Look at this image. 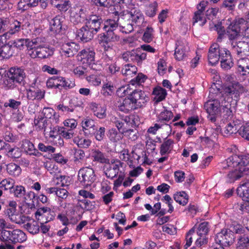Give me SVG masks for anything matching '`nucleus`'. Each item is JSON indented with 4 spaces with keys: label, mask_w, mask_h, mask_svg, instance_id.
<instances>
[{
    "label": "nucleus",
    "mask_w": 249,
    "mask_h": 249,
    "mask_svg": "<svg viewBox=\"0 0 249 249\" xmlns=\"http://www.w3.org/2000/svg\"><path fill=\"white\" fill-rule=\"evenodd\" d=\"M245 91V88L239 82L232 83L224 88V98L222 101L232 104L234 107L240 99V94Z\"/></svg>",
    "instance_id": "nucleus-1"
},
{
    "label": "nucleus",
    "mask_w": 249,
    "mask_h": 249,
    "mask_svg": "<svg viewBox=\"0 0 249 249\" xmlns=\"http://www.w3.org/2000/svg\"><path fill=\"white\" fill-rule=\"evenodd\" d=\"M245 20L243 18H239L231 23L226 29V35L227 36L230 45L235 43L239 37L241 36V30L242 26L245 24Z\"/></svg>",
    "instance_id": "nucleus-2"
},
{
    "label": "nucleus",
    "mask_w": 249,
    "mask_h": 249,
    "mask_svg": "<svg viewBox=\"0 0 249 249\" xmlns=\"http://www.w3.org/2000/svg\"><path fill=\"white\" fill-rule=\"evenodd\" d=\"M228 162L241 170L245 175L249 172V155H233L229 158Z\"/></svg>",
    "instance_id": "nucleus-3"
},
{
    "label": "nucleus",
    "mask_w": 249,
    "mask_h": 249,
    "mask_svg": "<svg viewBox=\"0 0 249 249\" xmlns=\"http://www.w3.org/2000/svg\"><path fill=\"white\" fill-rule=\"evenodd\" d=\"M231 47L238 57L249 56V38L248 37H243L241 40L232 43Z\"/></svg>",
    "instance_id": "nucleus-4"
},
{
    "label": "nucleus",
    "mask_w": 249,
    "mask_h": 249,
    "mask_svg": "<svg viewBox=\"0 0 249 249\" xmlns=\"http://www.w3.org/2000/svg\"><path fill=\"white\" fill-rule=\"evenodd\" d=\"M235 237L232 231L228 229L222 230L216 234L214 240L224 247H229L234 242Z\"/></svg>",
    "instance_id": "nucleus-5"
},
{
    "label": "nucleus",
    "mask_w": 249,
    "mask_h": 249,
    "mask_svg": "<svg viewBox=\"0 0 249 249\" xmlns=\"http://www.w3.org/2000/svg\"><path fill=\"white\" fill-rule=\"evenodd\" d=\"M78 177L81 183L86 187L91 185L95 180L94 170L89 167L81 169L78 172Z\"/></svg>",
    "instance_id": "nucleus-6"
},
{
    "label": "nucleus",
    "mask_w": 249,
    "mask_h": 249,
    "mask_svg": "<svg viewBox=\"0 0 249 249\" xmlns=\"http://www.w3.org/2000/svg\"><path fill=\"white\" fill-rule=\"evenodd\" d=\"M129 96L138 108L144 106L149 100V97L147 96L145 92L139 89L134 90L129 94Z\"/></svg>",
    "instance_id": "nucleus-7"
},
{
    "label": "nucleus",
    "mask_w": 249,
    "mask_h": 249,
    "mask_svg": "<svg viewBox=\"0 0 249 249\" xmlns=\"http://www.w3.org/2000/svg\"><path fill=\"white\" fill-rule=\"evenodd\" d=\"M70 19L74 25L84 22L87 19L86 11L82 8H73L71 10Z\"/></svg>",
    "instance_id": "nucleus-8"
},
{
    "label": "nucleus",
    "mask_w": 249,
    "mask_h": 249,
    "mask_svg": "<svg viewBox=\"0 0 249 249\" xmlns=\"http://www.w3.org/2000/svg\"><path fill=\"white\" fill-rule=\"evenodd\" d=\"M221 51V48L217 43H214L211 45L208 53V60L209 64L214 65L218 63L220 59Z\"/></svg>",
    "instance_id": "nucleus-9"
},
{
    "label": "nucleus",
    "mask_w": 249,
    "mask_h": 249,
    "mask_svg": "<svg viewBox=\"0 0 249 249\" xmlns=\"http://www.w3.org/2000/svg\"><path fill=\"white\" fill-rule=\"evenodd\" d=\"M85 25L96 34L100 30L103 19L101 16L97 15H90L86 20Z\"/></svg>",
    "instance_id": "nucleus-10"
},
{
    "label": "nucleus",
    "mask_w": 249,
    "mask_h": 249,
    "mask_svg": "<svg viewBox=\"0 0 249 249\" xmlns=\"http://www.w3.org/2000/svg\"><path fill=\"white\" fill-rule=\"evenodd\" d=\"M77 59L81 64L89 65L94 61L95 53L89 49L83 50L77 54Z\"/></svg>",
    "instance_id": "nucleus-11"
},
{
    "label": "nucleus",
    "mask_w": 249,
    "mask_h": 249,
    "mask_svg": "<svg viewBox=\"0 0 249 249\" xmlns=\"http://www.w3.org/2000/svg\"><path fill=\"white\" fill-rule=\"evenodd\" d=\"M29 26L30 23L29 22L24 23L23 20L19 21L18 20L14 19L9 23V26H8L7 29V32L5 33V35H15L18 34L21 30H23L24 27L26 25Z\"/></svg>",
    "instance_id": "nucleus-12"
},
{
    "label": "nucleus",
    "mask_w": 249,
    "mask_h": 249,
    "mask_svg": "<svg viewBox=\"0 0 249 249\" xmlns=\"http://www.w3.org/2000/svg\"><path fill=\"white\" fill-rule=\"evenodd\" d=\"M95 34H96L85 25L77 31V36L84 42L91 40Z\"/></svg>",
    "instance_id": "nucleus-13"
},
{
    "label": "nucleus",
    "mask_w": 249,
    "mask_h": 249,
    "mask_svg": "<svg viewBox=\"0 0 249 249\" xmlns=\"http://www.w3.org/2000/svg\"><path fill=\"white\" fill-rule=\"evenodd\" d=\"M119 25L122 28V32L128 34L133 31L134 24L130 22L129 17L127 15H121L119 19Z\"/></svg>",
    "instance_id": "nucleus-14"
},
{
    "label": "nucleus",
    "mask_w": 249,
    "mask_h": 249,
    "mask_svg": "<svg viewBox=\"0 0 249 249\" xmlns=\"http://www.w3.org/2000/svg\"><path fill=\"white\" fill-rule=\"evenodd\" d=\"M10 76L13 79H14L18 83H20L23 81L25 77V73L24 71L19 68H11L7 72L5 76Z\"/></svg>",
    "instance_id": "nucleus-15"
},
{
    "label": "nucleus",
    "mask_w": 249,
    "mask_h": 249,
    "mask_svg": "<svg viewBox=\"0 0 249 249\" xmlns=\"http://www.w3.org/2000/svg\"><path fill=\"white\" fill-rule=\"evenodd\" d=\"M132 23L135 24L137 26H140L144 21V17L139 9L133 8L130 10L129 15H127Z\"/></svg>",
    "instance_id": "nucleus-16"
},
{
    "label": "nucleus",
    "mask_w": 249,
    "mask_h": 249,
    "mask_svg": "<svg viewBox=\"0 0 249 249\" xmlns=\"http://www.w3.org/2000/svg\"><path fill=\"white\" fill-rule=\"evenodd\" d=\"M13 231L2 230L0 233V239L5 244L7 249H14L11 245L13 244Z\"/></svg>",
    "instance_id": "nucleus-17"
},
{
    "label": "nucleus",
    "mask_w": 249,
    "mask_h": 249,
    "mask_svg": "<svg viewBox=\"0 0 249 249\" xmlns=\"http://www.w3.org/2000/svg\"><path fill=\"white\" fill-rule=\"evenodd\" d=\"M45 91L35 87H31L27 89V97L29 100H40L44 97Z\"/></svg>",
    "instance_id": "nucleus-18"
},
{
    "label": "nucleus",
    "mask_w": 249,
    "mask_h": 249,
    "mask_svg": "<svg viewBox=\"0 0 249 249\" xmlns=\"http://www.w3.org/2000/svg\"><path fill=\"white\" fill-rule=\"evenodd\" d=\"M79 49V46L74 42L65 43L61 46L62 52L68 57L73 56L77 53Z\"/></svg>",
    "instance_id": "nucleus-19"
},
{
    "label": "nucleus",
    "mask_w": 249,
    "mask_h": 249,
    "mask_svg": "<svg viewBox=\"0 0 249 249\" xmlns=\"http://www.w3.org/2000/svg\"><path fill=\"white\" fill-rule=\"evenodd\" d=\"M21 148L24 152L30 155H34L39 157L41 155V154L35 148L33 143L28 140L25 139L22 141Z\"/></svg>",
    "instance_id": "nucleus-20"
},
{
    "label": "nucleus",
    "mask_w": 249,
    "mask_h": 249,
    "mask_svg": "<svg viewBox=\"0 0 249 249\" xmlns=\"http://www.w3.org/2000/svg\"><path fill=\"white\" fill-rule=\"evenodd\" d=\"M63 20L64 18L60 16L53 18L50 22V30L54 34L60 33L62 30Z\"/></svg>",
    "instance_id": "nucleus-21"
},
{
    "label": "nucleus",
    "mask_w": 249,
    "mask_h": 249,
    "mask_svg": "<svg viewBox=\"0 0 249 249\" xmlns=\"http://www.w3.org/2000/svg\"><path fill=\"white\" fill-rule=\"evenodd\" d=\"M237 71L243 76L249 74V59L247 58H241L237 62Z\"/></svg>",
    "instance_id": "nucleus-22"
},
{
    "label": "nucleus",
    "mask_w": 249,
    "mask_h": 249,
    "mask_svg": "<svg viewBox=\"0 0 249 249\" xmlns=\"http://www.w3.org/2000/svg\"><path fill=\"white\" fill-rule=\"evenodd\" d=\"M187 47L182 42L178 41L176 44L174 56L176 60L180 61L187 56Z\"/></svg>",
    "instance_id": "nucleus-23"
},
{
    "label": "nucleus",
    "mask_w": 249,
    "mask_h": 249,
    "mask_svg": "<svg viewBox=\"0 0 249 249\" xmlns=\"http://www.w3.org/2000/svg\"><path fill=\"white\" fill-rule=\"evenodd\" d=\"M237 193L243 200L249 202V180L245 181L237 188Z\"/></svg>",
    "instance_id": "nucleus-24"
},
{
    "label": "nucleus",
    "mask_w": 249,
    "mask_h": 249,
    "mask_svg": "<svg viewBox=\"0 0 249 249\" xmlns=\"http://www.w3.org/2000/svg\"><path fill=\"white\" fill-rule=\"evenodd\" d=\"M119 107L120 110L125 113H128L132 110L138 109V107L135 106V105L129 96L125 98L123 100L122 104Z\"/></svg>",
    "instance_id": "nucleus-25"
},
{
    "label": "nucleus",
    "mask_w": 249,
    "mask_h": 249,
    "mask_svg": "<svg viewBox=\"0 0 249 249\" xmlns=\"http://www.w3.org/2000/svg\"><path fill=\"white\" fill-rule=\"evenodd\" d=\"M244 175L243 172L241 170H239L237 167H232L227 174L226 177L228 182H233Z\"/></svg>",
    "instance_id": "nucleus-26"
},
{
    "label": "nucleus",
    "mask_w": 249,
    "mask_h": 249,
    "mask_svg": "<svg viewBox=\"0 0 249 249\" xmlns=\"http://www.w3.org/2000/svg\"><path fill=\"white\" fill-rule=\"evenodd\" d=\"M49 49L42 47V46L38 47V48L34 50L32 53L29 52V54L32 58H45L50 55V54L48 53Z\"/></svg>",
    "instance_id": "nucleus-27"
},
{
    "label": "nucleus",
    "mask_w": 249,
    "mask_h": 249,
    "mask_svg": "<svg viewBox=\"0 0 249 249\" xmlns=\"http://www.w3.org/2000/svg\"><path fill=\"white\" fill-rule=\"evenodd\" d=\"M219 106L220 104L215 101H209L205 103L204 105V108L210 115L216 114L218 112Z\"/></svg>",
    "instance_id": "nucleus-28"
},
{
    "label": "nucleus",
    "mask_w": 249,
    "mask_h": 249,
    "mask_svg": "<svg viewBox=\"0 0 249 249\" xmlns=\"http://www.w3.org/2000/svg\"><path fill=\"white\" fill-rule=\"evenodd\" d=\"M92 157L93 158L94 161L101 163H109V160L106 158L105 154L98 149H93L92 150Z\"/></svg>",
    "instance_id": "nucleus-29"
},
{
    "label": "nucleus",
    "mask_w": 249,
    "mask_h": 249,
    "mask_svg": "<svg viewBox=\"0 0 249 249\" xmlns=\"http://www.w3.org/2000/svg\"><path fill=\"white\" fill-rule=\"evenodd\" d=\"M236 249H249V235L243 234L237 237Z\"/></svg>",
    "instance_id": "nucleus-30"
},
{
    "label": "nucleus",
    "mask_w": 249,
    "mask_h": 249,
    "mask_svg": "<svg viewBox=\"0 0 249 249\" xmlns=\"http://www.w3.org/2000/svg\"><path fill=\"white\" fill-rule=\"evenodd\" d=\"M26 47L28 50V52L32 53L34 50L42 46L41 38L37 37L33 39H26Z\"/></svg>",
    "instance_id": "nucleus-31"
},
{
    "label": "nucleus",
    "mask_w": 249,
    "mask_h": 249,
    "mask_svg": "<svg viewBox=\"0 0 249 249\" xmlns=\"http://www.w3.org/2000/svg\"><path fill=\"white\" fill-rule=\"evenodd\" d=\"M91 107L94 114L100 119H103L106 117V108L100 105L93 103L91 105Z\"/></svg>",
    "instance_id": "nucleus-32"
},
{
    "label": "nucleus",
    "mask_w": 249,
    "mask_h": 249,
    "mask_svg": "<svg viewBox=\"0 0 249 249\" xmlns=\"http://www.w3.org/2000/svg\"><path fill=\"white\" fill-rule=\"evenodd\" d=\"M221 106L223 109V117L226 119L231 121L233 118V112L231 110V105L232 104H228L225 102L221 101Z\"/></svg>",
    "instance_id": "nucleus-33"
},
{
    "label": "nucleus",
    "mask_w": 249,
    "mask_h": 249,
    "mask_svg": "<svg viewBox=\"0 0 249 249\" xmlns=\"http://www.w3.org/2000/svg\"><path fill=\"white\" fill-rule=\"evenodd\" d=\"M13 244L22 243L27 240L25 233L20 230L15 229L13 230Z\"/></svg>",
    "instance_id": "nucleus-34"
},
{
    "label": "nucleus",
    "mask_w": 249,
    "mask_h": 249,
    "mask_svg": "<svg viewBox=\"0 0 249 249\" xmlns=\"http://www.w3.org/2000/svg\"><path fill=\"white\" fill-rule=\"evenodd\" d=\"M174 200L180 205H186L189 200V196L185 192H177L174 195Z\"/></svg>",
    "instance_id": "nucleus-35"
},
{
    "label": "nucleus",
    "mask_w": 249,
    "mask_h": 249,
    "mask_svg": "<svg viewBox=\"0 0 249 249\" xmlns=\"http://www.w3.org/2000/svg\"><path fill=\"white\" fill-rule=\"evenodd\" d=\"M51 3L61 11H66L70 7L68 0H51Z\"/></svg>",
    "instance_id": "nucleus-36"
},
{
    "label": "nucleus",
    "mask_w": 249,
    "mask_h": 249,
    "mask_svg": "<svg viewBox=\"0 0 249 249\" xmlns=\"http://www.w3.org/2000/svg\"><path fill=\"white\" fill-rule=\"evenodd\" d=\"M57 79L58 81V89L59 90H62V89H70L73 88L75 85L74 83L70 81H69L68 80H66V78L64 77L57 76Z\"/></svg>",
    "instance_id": "nucleus-37"
},
{
    "label": "nucleus",
    "mask_w": 249,
    "mask_h": 249,
    "mask_svg": "<svg viewBox=\"0 0 249 249\" xmlns=\"http://www.w3.org/2000/svg\"><path fill=\"white\" fill-rule=\"evenodd\" d=\"M174 141L171 139L165 140L160 146V154L163 156L166 153H170L172 148Z\"/></svg>",
    "instance_id": "nucleus-38"
},
{
    "label": "nucleus",
    "mask_w": 249,
    "mask_h": 249,
    "mask_svg": "<svg viewBox=\"0 0 249 249\" xmlns=\"http://www.w3.org/2000/svg\"><path fill=\"white\" fill-rule=\"evenodd\" d=\"M12 45L6 44L0 48V57L3 58H9L13 55Z\"/></svg>",
    "instance_id": "nucleus-39"
},
{
    "label": "nucleus",
    "mask_w": 249,
    "mask_h": 249,
    "mask_svg": "<svg viewBox=\"0 0 249 249\" xmlns=\"http://www.w3.org/2000/svg\"><path fill=\"white\" fill-rule=\"evenodd\" d=\"M119 17L117 18V20L115 19H109L106 21L104 29L106 32L111 30V31H115L116 29L119 26Z\"/></svg>",
    "instance_id": "nucleus-40"
},
{
    "label": "nucleus",
    "mask_w": 249,
    "mask_h": 249,
    "mask_svg": "<svg viewBox=\"0 0 249 249\" xmlns=\"http://www.w3.org/2000/svg\"><path fill=\"white\" fill-rule=\"evenodd\" d=\"M122 73L126 76L132 77L133 74H135L137 71V68L131 64L125 65L122 69Z\"/></svg>",
    "instance_id": "nucleus-41"
},
{
    "label": "nucleus",
    "mask_w": 249,
    "mask_h": 249,
    "mask_svg": "<svg viewBox=\"0 0 249 249\" xmlns=\"http://www.w3.org/2000/svg\"><path fill=\"white\" fill-rule=\"evenodd\" d=\"M6 170L9 174L15 177L18 176L21 172L20 166L14 163L8 164L7 165Z\"/></svg>",
    "instance_id": "nucleus-42"
},
{
    "label": "nucleus",
    "mask_w": 249,
    "mask_h": 249,
    "mask_svg": "<svg viewBox=\"0 0 249 249\" xmlns=\"http://www.w3.org/2000/svg\"><path fill=\"white\" fill-rule=\"evenodd\" d=\"M153 94L156 96L157 102H160L164 99L167 94L166 90L160 87L155 88L153 91Z\"/></svg>",
    "instance_id": "nucleus-43"
},
{
    "label": "nucleus",
    "mask_w": 249,
    "mask_h": 249,
    "mask_svg": "<svg viewBox=\"0 0 249 249\" xmlns=\"http://www.w3.org/2000/svg\"><path fill=\"white\" fill-rule=\"evenodd\" d=\"M14 184V182L13 179L10 178L4 179L0 182V188L3 191L10 190V192H12Z\"/></svg>",
    "instance_id": "nucleus-44"
},
{
    "label": "nucleus",
    "mask_w": 249,
    "mask_h": 249,
    "mask_svg": "<svg viewBox=\"0 0 249 249\" xmlns=\"http://www.w3.org/2000/svg\"><path fill=\"white\" fill-rule=\"evenodd\" d=\"M115 31H111L108 30L107 31L104 33V38H106V41H117L120 39V37L114 32Z\"/></svg>",
    "instance_id": "nucleus-45"
},
{
    "label": "nucleus",
    "mask_w": 249,
    "mask_h": 249,
    "mask_svg": "<svg viewBox=\"0 0 249 249\" xmlns=\"http://www.w3.org/2000/svg\"><path fill=\"white\" fill-rule=\"evenodd\" d=\"M25 228L28 231L33 234H35L38 233L39 231V226L36 221H33L31 223H27L25 225Z\"/></svg>",
    "instance_id": "nucleus-46"
},
{
    "label": "nucleus",
    "mask_w": 249,
    "mask_h": 249,
    "mask_svg": "<svg viewBox=\"0 0 249 249\" xmlns=\"http://www.w3.org/2000/svg\"><path fill=\"white\" fill-rule=\"evenodd\" d=\"M73 142L78 146L79 147L84 148H87L91 144V141L89 140L84 138H79L78 137L75 138L73 139Z\"/></svg>",
    "instance_id": "nucleus-47"
},
{
    "label": "nucleus",
    "mask_w": 249,
    "mask_h": 249,
    "mask_svg": "<svg viewBox=\"0 0 249 249\" xmlns=\"http://www.w3.org/2000/svg\"><path fill=\"white\" fill-rule=\"evenodd\" d=\"M59 135H61L66 139H71L73 136V132L72 129H68L63 127H57Z\"/></svg>",
    "instance_id": "nucleus-48"
},
{
    "label": "nucleus",
    "mask_w": 249,
    "mask_h": 249,
    "mask_svg": "<svg viewBox=\"0 0 249 249\" xmlns=\"http://www.w3.org/2000/svg\"><path fill=\"white\" fill-rule=\"evenodd\" d=\"M208 225V223L207 222H204L199 224L197 231V234L198 236H206L209 231Z\"/></svg>",
    "instance_id": "nucleus-49"
},
{
    "label": "nucleus",
    "mask_w": 249,
    "mask_h": 249,
    "mask_svg": "<svg viewBox=\"0 0 249 249\" xmlns=\"http://www.w3.org/2000/svg\"><path fill=\"white\" fill-rule=\"evenodd\" d=\"M5 214L7 216L12 222L17 221L16 218L18 214L17 213L16 209L15 208L7 207L5 211Z\"/></svg>",
    "instance_id": "nucleus-50"
},
{
    "label": "nucleus",
    "mask_w": 249,
    "mask_h": 249,
    "mask_svg": "<svg viewBox=\"0 0 249 249\" xmlns=\"http://www.w3.org/2000/svg\"><path fill=\"white\" fill-rule=\"evenodd\" d=\"M34 124L39 130L44 129L45 131L46 129L47 120H44L42 117H38L35 119Z\"/></svg>",
    "instance_id": "nucleus-51"
},
{
    "label": "nucleus",
    "mask_w": 249,
    "mask_h": 249,
    "mask_svg": "<svg viewBox=\"0 0 249 249\" xmlns=\"http://www.w3.org/2000/svg\"><path fill=\"white\" fill-rule=\"evenodd\" d=\"M239 134L242 137L249 141V123L240 127Z\"/></svg>",
    "instance_id": "nucleus-52"
},
{
    "label": "nucleus",
    "mask_w": 249,
    "mask_h": 249,
    "mask_svg": "<svg viewBox=\"0 0 249 249\" xmlns=\"http://www.w3.org/2000/svg\"><path fill=\"white\" fill-rule=\"evenodd\" d=\"M153 31V28L150 27H147L146 28V30L142 36V40L144 42L149 43L152 41L153 37L152 35Z\"/></svg>",
    "instance_id": "nucleus-53"
},
{
    "label": "nucleus",
    "mask_w": 249,
    "mask_h": 249,
    "mask_svg": "<svg viewBox=\"0 0 249 249\" xmlns=\"http://www.w3.org/2000/svg\"><path fill=\"white\" fill-rule=\"evenodd\" d=\"M80 202L81 204H79V206L83 209L86 211H90L93 209L95 207L94 205L92 204V203L87 199L80 200Z\"/></svg>",
    "instance_id": "nucleus-54"
},
{
    "label": "nucleus",
    "mask_w": 249,
    "mask_h": 249,
    "mask_svg": "<svg viewBox=\"0 0 249 249\" xmlns=\"http://www.w3.org/2000/svg\"><path fill=\"white\" fill-rule=\"evenodd\" d=\"M95 6L101 7H109L111 5V0H91Z\"/></svg>",
    "instance_id": "nucleus-55"
},
{
    "label": "nucleus",
    "mask_w": 249,
    "mask_h": 249,
    "mask_svg": "<svg viewBox=\"0 0 249 249\" xmlns=\"http://www.w3.org/2000/svg\"><path fill=\"white\" fill-rule=\"evenodd\" d=\"M173 117V113L165 109L159 115V119L161 121H169Z\"/></svg>",
    "instance_id": "nucleus-56"
},
{
    "label": "nucleus",
    "mask_w": 249,
    "mask_h": 249,
    "mask_svg": "<svg viewBox=\"0 0 249 249\" xmlns=\"http://www.w3.org/2000/svg\"><path fill=\"white\" fill-rule=\"evenodd\" d=\"M11 193H13L14 196L17 197H21L25 195V190L22 186H16L15 187H13Z\"/></svg>",
    "instance_id": "nucleus-57"
},
{
    "label": "nucleus",
    "mask_w": 249,
    "mask_h": 249,
    "mask_svg": "<svg viewBox=\"0 0 249 249\" xmlns=\"http://www.w3.org/2000/svg\"><path fill=\"white\" fill-rule=\"evenodd\" d=\"M117 162L119 163V164H115L112 165L111 171L108 173V178H113L117 176L119 170V164H122L119 160Z\"/></svg>",
    "instance_id": "nucleus-58"
},
{
    "label": "nucleus",
    "mask_w": 249,
    "mask_h": 249,
    "mask_svg": "<svg viewBox=\"0 0 249 249\" xmlns=\"http://www.w3.org/2000/svg\"><path fill=\"white\" fill-rule=\"evenodd\" d=\"M113 87L108 84H104L103 86L101 93L105 96H108L111 95L113 91Z\"/></svg>",
    "instance_id": "nucleus-59"
},
{
    "label": "nucleus",
    "mask_w": 249,
    "mask_h": 249,
    "mask_svg": "<svg viewBox=\"0 0 249 249\" xmlns=\"http://www.w3.org/2000/svg\"><path fill=\"white\" fill-rule=\"evenodd\" d=\"M106 128L104 127H100L99 129L97 127L95 134V138L96 140L101 141L105 137Z\"/></svg>",
    "instance_id": "nucleus-60"
},
{
    "label": "nucleus",
    "mask_w": 249,
    "mask_h": 249,
    "mask_svg": "<svg viewBox=\"0 0 249 249\" xmlns=\"http://www.w3.org/2000/svg\"><path fill=\"white\" fill-rule=\"evenodd\" d=\"M221 52L220 55V63L232 58L230 52L226 48H221Z\"/></svg>",
    "instance_id": "nucleus-61"
},
{
    "label": "nucleus",
    "mask_w": 249,
    "mask_h": 249,
    "mask_svg": "<svg viewBox=\"0 0 249 249\" xmlns=\"http://www.w3.org/2000/svg\"><path fill=\"white\" fill-rule=\"evenodd\" d=\"M157 6L158 4L156 2L150 4L146 10V14L150 17H154L156 14Z\"/></svg>",
    "instance_id": "nucleus-62"
},
{
    "label": "nucleus",
    "mask_w": 249,
    "mask_h": 249,
    "mask_svg": "<svg viewBox=\"0 0 249 249\" xmlns=\"http://www.w3.org/2000/svg\"><path fill=\"white\" fill-rule=\"evenodd\" d=\"M235 126L232 124L231 122H229L224 129V134L227 136L232 134H235L238 131Z\"/></svg>",
    "instance_id": "nucleus-63"
},
{
    "label": "nucleus",
    "mask_w": 249,
    "mask_h": 249,
    "mask_svg": "<svg viewBox=\"0 0 249 249\" xmlns=\"http://www.w3.org/2000/svg\"><path fill=\"white\" fill-rule=\"evenodd\" d=\"M218 9L212 8L208 9L206 12V18L209 20H213L216 17Z\"/></svg>",
    "instance_id": "nucleus-64"
}]
</instances>
